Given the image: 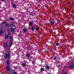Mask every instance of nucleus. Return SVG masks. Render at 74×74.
<instances>
[{
	"label": "nucleus",
	"instance_id": "1",
	"mask_svg": "<svg viewBox=\"0 0 74 74\" xmlns=\"http://www.w3.org/2000/svg\"><path fill=\"white\" fill-rule=\"evenodd\" d=\"M8 47V46L7 44V42H5L3 44V47L4 48H6Z\"/></svg>",
	"mask_w": 74,
	"mask_h": 74
},
{
	"label": "nucleus",
	"instance_id": "2",
	"mask_svg": "<svg viewBox=\"0 0 74 74\" xmlns=\"http://www.w3.org/2000/svg\"><path fill=\"white\" fill-rule=\"evenodd\" d=\"M74 63H72V64L71 65L69 66V68L70 69H72L73 68H74Z\"/></svg>",
	"mask_w": 74,
	"mask_h": 74
},
{
	"label": "nucleus",
	"instance_id": "3",
	"mask_svg": "<svg viewBox=\"0 0 74 74\" xmlns=\"http://www.w3.org/2000/svg\"><path fill=\"white\" fill-rule=\"evenodd\" d=\"M6 69L7 71H10V68L8 66H6Z\"/></svg>",
	"mask_w": 74,
	"mask_h": 74
},
{
	"label": "nucleus",
	"instance_id": "4",
	"mask_svg": "<svg viewBox=\"0 0 74 74\" xmlns=\"http://www.w3.org/2000/svg\"><path fill=\"white\" fill-rule=\"evenodd\" d=\"M67 71H66L65 72H64V70L62 71V74H67Z\"/></svg>",
	"mask_w": 74,
	"mask_h": 74
},
{
	"label": "nucleus",
	"instance_id": "5",
	"mask_svg": "<svg viewBox=\"0 0 74 74\" xmlns=\"http://www.w3.org/2000/svg\"><path fill=\"white\" fill-rule=\"evenodd\" d=\"M12 5L13 6V7L14 8H16V5L15 4L12 3Z\"/></svg>",
	"mask_w": 74,
	"mask_h": 74
},
{
	"label": "nucleus",
	"instance_id": "6",
	"mask_svg": "<svg viewBox=\"0 0 74 74\" xmlns=\"http://www.w3.org/2000/svg\"><path fill=\"white\" fill-rule=\"evenodd\" d=\"M8 57V54H6L5 55L4 58H7Z\"/></svg>",
	"mask_w": 74,
	"mask_h": 74
},
{
	"label": "nucleus",
	"instance_id": "7",
	"mask_svg": "<svg viewBox=\"0 0 74 74\" xmlns=\"http://www.w3.org/2000/svg\"><path fill=\"white\" fill-rule=\"evenodd\" d=\"M12 43H13L12 41H11L10 42V47H11V46H12Z\"/></svg>",
	"mask_w": 74,
	"mask_h": 74
},
{
	"label": "nucleus",
	"instance_id": "8",
	"mask_svg": "<svg viewBox=\"0 0 74 74\" xmlns=\"http://www.w3.org/2000/svg\"><path fill=\"white\" fill-rule=\"evenodd\" d=\"M14 30H15V28H12L11 29V31L12 32H14Z\"/></svg>",
	"mask_w": 74,
	"mask_h": 74
},
{
	"label": "nucleus",
	"instance_id": "9",
	"mask_svg": "<svg viewBox=\"0 0 74 74\" xmlns=\"http://www.w3.org/2000/svg\"><path fill=\"white\" fill-rule=\"evenodd\" d=\"M3 30L1 29V30H0V35H2V34H3Z\"/></svg>",
	"mask_w": 74,
	"mask_h": 74
},
{
	"label": "nucleus",
	"instance_id": "10",
	"mask_svg": "<svg viewBox=\"0 0 74 74\" xmlns=\"http://www.w3.org/2000/svg\"><path fill=\"white\" fill-rule=\"evenodd\" d=\"M55 22L51 21V25H54V24H55Z\"/></svg>",
	"mask_w": 74,
	"mask_h": 74
},
{
	"label": "nucleus",
	"instance_id": "11",
	"mask_svg": "<svg viewBox=\"0 0 74 74\" xmlns=\"http://www.w3.org/2000/svg\"><path fill=\"white\" fill-rule=\"evenodd\" d=\"M6 26L7 27H10V25H9V23H7L5 24Z\"/></svg>",
	"mask_w": 74,
	"mask_h": 74
},
{
	"label": "nucleus",
	"instance_id": "12",
	"mask_svg": "<svg viewBox=\"0 0 74 74\" xmlns=\"http://www.w3.org/2000/svg\"><path fill=\"white\" fill-rule=\"evenodd\" d=\"M35 29L36 30H38L40 29V27H36Z\"/></svg>",
	"mask_w": 74,
	"mask_h": 74
},
{
	"label": "nucleus",
	"instance_id": "13",
	"mask_svg": "<svg viewBox=\"0 0 74 74\" xmlns=\"http://www.w3.org/2000/svg\"><path fill=\"white\" fill-rule=\"evenodd\" d=\"M22 65L23 67H25L26 66V64L23 63L22 64Z\"/></svg>",
	"mask_w": 74,
	"mask_h": 74
},
{
	"label": "nucleus",
	"instance_id": "14",
	"mask_svg": "<svg viewBox=\"0 0 74 74\" xmlns=\"http://www.w3.org/2000/svg\"><path fill=\"white\" fill-rule=\"evenodd\" d=\"M9 36H8V35H6L5 36V39H7V38H8V37Z\"/></svg>",
	"mask_w": 74,
	"mask_h": 74
},
{
	"label": "nucleus",
	"instance_id": "15",
	"mask_svg": "<svg viewBox=\"0 0 74 74\" xmlns=\"http://www.w3.org/2000/svg\"><path fill=\"white\" fill-rule=\"evenodd\" d=\"M26 57H27L28 58H29L30 57V54H27L26 56Z\"/></svg>",
	"mask_w": 74,
	"mask_h": 74
},
{
	"label": "nucleus",
	"instance_id": "16",
	"mask_svg": "<svg viewBox=\"0 0 74 74\" xmlns=\"http://www.w3.org/2000/svg\"><path fill=\"white\" fill-rule=\"evenodd\" d=\"M29 26H32L33 25V22H31L29 23Z\"/></svg>",
	"mask_w": 74,
	"mask_h": 74
},
{
	"label": "nucleus",
	"instance_id": "17",
	"mask_svg": "<svg viewBox=\"0 0 74 74\" xmlns=\"http://www.w3.org/2000/svg\"><path fill=\"white\" fill-rule=\"evenodd\" d=\"M6 22H7L6 21H5L2 22V25H4V24H5V23H6Z\"/></svg>",
	"mask_w": 74,
	"mask_h": 74
},
{
	"label": "nucleus",
	"instance_id": "18",
	"mask_svg": "<svg viewBox=\"0 0 74 74\" xmlns=\"http://www.w3.org/2000/svg\"><path fill=\"white\" fill-rule=\"evenodd\" d=\"M54 60H56V59H57V56H56L54 57L53 58Z\"/></svg>",
	"mask_w": 74,
	"mask_h": 74
},
{
	"label": "nucleus",
	"instance_id": "19",
	"mask_svg": "<svg viewBox=\"0 0 74 74\" xmlns=\"http://www.w3.org/2000/svg\"><path fill=\"white\" fill-rule=\"evenodd\" d=\"M9 26H10L11 27H12L14 26V25H13V23L11 24Z\"/></svg>",
	"mask_w": 74,
	"mask_h": 74
},
{
	"label": "nucleus",
	"instance_id": "20",
	"mask_svg": "<svg viewBox=\"0 0 74 74\" xmlns=\"http://www.w3.org/2000/svg\"><path fill=\"white\" fill-rule=\"evenodd\" d=\"M34 29H35V28H34V27L33 26L31 28V30H32V31H33V30H34Z\"/></svg>",
	"mask_w": 74,
	"mask_h": 74
},
{
	"label": "nucleus",
	"instance_id": "21",
	"mask_svg": "<svg viewBox=\"0 0 74 74\" xmlns=\"http://www.w3.org/2000/svg\"><path fill=\"white\" fill-rule=\"evenodd\" d=\"M44 71V68H42L41 69V72H42V71Z\"/></svg>",
	"mask_w": 74,
	"mask_h": 74
},
{
	"label": "nucleus",
	"instance_id": "22",
	"mask_svg": "<svg viewBox=\"0 0 74 74\" xmlns=\"http://www.w3.org/2000/svg\"><path fill=\"white\" fill-rule=\"evenodd\" d=\"M6 63L8 65H9V64H10V63H9V61H8V60H7L6 61Z\"/></svg>",
	"mask_w": 74,
	"mask_h": 74
},
{
	"label": "nucleus",
	"instance_id": "23",
	"mask_svg": "<svg viewBox=\"0 0 74 74\" xmlns=\"http://www.w3.org/2000/svg\"><path fill=\"white\" fill-rule=\"evenodd\" d=\"M9 20H12V21H14V18H9Z\"/></svg>",
	"mask_w": 74,
	"mask_h": 74
},
{
	"label": "nucleus",
	"instance_id": "24",
	"mask_svg": "<svg viewBox=\"0 0 74 74\" xmlns=\"http://www.w3.org/2000/svg\"><path fill=\"white\" fill-rule=\"evenodd\" d=\"M23 30L24 32H26L27 31V29L26 28H24L23 29Z\"/></svg>",
	"mask_w": 74,
	"mask_h": 74
},
{
	"label": "nucleus",
	"instance_id": "25",
	"mask_svg": "<svg viewBox=\"0 0 74 74\" xmlns=\"http://www.w3.org/2000/svg\"><path fill=\"white\" fill-rule=\"evenodd\" d=\"M46 68L47 69H48L49 68V66H48V65H47L46 66Z\"/></svg>",
	"mask_w": 74,
	"mask_h": 74
},
{
	"label": "nucleus",
	"instance_id": "26",
	"mask_svg": "<svg viewBox=\"0 0 74 74\" xmlns=\"http://www.w3.org/2000/svg\"><path fill=\"white\" fill-rule=\"evenodd\" d=\"M12 74H16V73L14 71V72L12 73Z\"/></svg>",
	"mask_w": 74,
	"mask_h": 74
},
{
	"label": "nucleus",
	"instance_id": "27",
	"mask_svg": "<svg viewBox=\"0 0 74 74\" xmlns=\"http://www.w3.org/2000/svg\"><path fill=\"white\" fill-rule=\"evenodd\" d=\"M59 45V44L58 43H57V44H56V46H58V45Z\"/></svg>",
	"mask_w": 74,
	"mask_h": 74
},
{
	"label": "nucleus",
	"instance_id": "28",
	"mask_svg": "<svg viewBox=\"0 0 74 74\" xmlns=\"http://www.w3.org/2000/svg\"><path fill=\"white\" fill-rule=\"evenodd\" d=\"M36 62V61L34 60L32 62V63H35V62Z\"/></svg>",
	"mask_w": 74,
	"mask_h": 74
},
{
	"label": "nucleus",
	"instance_id": "29",
	"mask_svg": "<svg viewBox=\"0 0 74 74\" xmlns=\"http://www.w3.org/2000/svg\"><path fill=\"white\" fill-rule=\"evenodd\" d=\"M8 56H10V52H9Z\"/></svg>",
	"mask_w": 74,
	"mask_h": 74
},
{
	"label": "nucleus",
	"instance_id": "30",
	"mask_svg": "<svg viewBox=\"0 0 74 74\" xmlns=\"http://www.w3.org/2000/svg\"><path fill=\"white\" fill-rule=\"evenodd\" d=\"M8 34L9 35H11V33L9 32H8Z\"/></svg>",
	"mask_w": 74,
	"mask_h": 74
},
{
	"label": "nucleus",
	"instance_id": "31",
	"mask_svg": "<svg viewBox=\"0 0 74 74\" xmlns=\"http://www.w3.org/2000/svg\"><path fill=\"white\" fill-rule=\"evenodd\" d=\"M12 38V37H10V39H11Z\"/></svg>",
	"mask_w": 74,
	"mask_h": 74
},
{
	"label": "nucleus",
	"instance_id": "32",
	"mask_svg": "<svg viewBox=\"0 0 74 74\" xmlns=\"http://www.w3.org/2000/svg\"><path fill=\"white\" fill-rule=\"evenodd\" d=\"M9 59H10V56H8Z\"/></svg>",
	"mask_w": 74,
	"mask_h": 74
},
{
	"label": "nucleus",
	"instance_id": "33",
	"mask_svg": "<svg viewBox=\"0 0 74 74\" xmlns=\"http://www.w3.org/2000/svg\"><path fill=\"white\" fill-rule=\"evenodd\" d=\"M23 59H25V57H23Z\"/></svg>",
	"mask_w": 74,
	"mask_h": 74
},
{
	"label": "nucleus",
	"instance_id": "34",
	"mask_svg": "<svg viewBox=\"0 0 74 74\" xmlns=\"http://www.w3.org/2000/svg\"><path fill=\"white\" fill-rule=\"evenodd\" d=\"M41 1V0H39V2H40Z\"/></svg>",
	"mask_w": 74,
	"mask_h": 74
},
{
	"label": "nucleus",
	"instance_id": "35",
	"mask_svg": "<svg viewBox=\"0 0 74 74\" xmlns=\"http://www.w3.org/2000/svg\"><path fill=\"white\" fill-rule=\"evenodd\" d=\"M1 1H4L5 0H1Z\"/></svg>",
	"mask_w": 74,
	"mask_h": 74
},
{
	"label": "nucleus",
	"instance_id": "36",
	"mask_svg": "<svg viewBox=\"0 0 74 74\" xmlns=\"http://www.w3.org/2000/svg\"><path fill=\"white\" fill-rule=\"evenodd\" d=\"M68 19H70V18H69Z\"/></svg>",
	"mask_w": 74,
	"mask_h": 74
},
{
	"label": "nucleus",
	"instance_id": "37",
	"mask_svg": "<svg viewBox=\"0 0 74 74\" xmlns=\"http://www.w3.org/2000/svg\"><path fill=\"white\" fill-rule=\"evenodd\" d=\"M47 74H50V73H48Z\"/></svg>",
	"mask_w": 74,
	"mask_h": 74
},
{
	"label": "nucleus",
	"instance_id": "38",
	"mask_svg": "<svg viewBox=\"0 0 74 74\" xmlns=\"http://www.w3.org/2000/svg\"><path fill=\"white\" fill-rule=\"evenodd\" d=\"M61 21H63V20H62V19L61 20Z\"/></svg>",
	"mask_w": 74,
	"mask_h": 74
}]
</instances>
